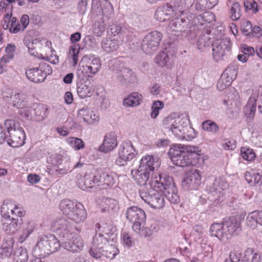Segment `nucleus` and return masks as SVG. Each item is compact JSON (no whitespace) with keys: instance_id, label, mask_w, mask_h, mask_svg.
<instances>
[{"instance_id":"18","label":"nucleus","mask_w":262,"mask_h":262,"mask_svg":"<svg viewBox=\"0 0 262 262\" xmlns=\"http://www.w3.org/2000/svg\"><path fill=\"white\" fill-rule=\"evenodd\" d=\"M21 217L12 216L8 218H1V227L2 229L9 234L14 233L22 224Z\"/></svg>"},{"instance_id":"34","label":"nucleus","mask_w":262,"mask_h":262,"mask_svg":"<svg viewBox=\"0 0 262 262\" xmlns=\"http://www.w3.org/2000/svg\"><path fill=\"white\" fill-rule=\"evenodd\" d=\"M101 48L104 51L111 53L117 50L119 43L118 39L113 37L103 38L101 43Z\"/></svg>"},{"instance_id":"61","label":"nucleus","mask_w":262,"mask_h":262,"mask_svg":"<svg viewBox=\"0 0 262 262\" xmlns=\"http://www.w3.org/2000/svg\"><path fill=\"white\" fill-rule=\"evenodd\" d=\"M33 109L25 105L19 110V114L20 116L27 118L33 120Z\"/></svg>"},{"instance_id":"26","label":"nucleus","mask_w":262,"mask_h":262,"mask_svg":"<svg viewBox=\"0 0 262 262\" xmlns=\"http://www.w3.org/2000/svg\"><path fill=\"white\" fill-rule=\"evenodd\" d=\"M118 145L117 138L114 134H109L105 136L103 143L99 147V151L108 152L115 149Z\"/></svg>"},{"instance_id":"49","label":"nucleus","mask_w":262,"mask_h":262,"mask_svg":"<svg viewBox=\"0 0 262 262\" xmlns=\"http://www.w3.org/2000/svg\"><path fill=\"white\" fill-rule=\"evenodd\" d=\"M28 256L27 251L23 247L16 249L13 255V259L15 262H26Z\"/></svg>"},{"instance_id":"56","label":"nucleus","mask_w":262,"mask_h":262,"mask_svg":"<svg viewBox=\"0 0 262 262\" xmlns=\"http://www.w3.org/2000/svg\"><path fill=\"white\" fill-rule=\"evenodd\" d=\"M241 154L243 159L248 161H253L255 158V154L253 150L246 147H241Z\"/></svg>"},{"instance_id":"50","label":"nucleus","mask_w":262,"mask_h":262,"mask_svg":"<svg viewBox=\"0 0 262 262\" xmlns=\"http://www.w3.org/2000/svg\"><path fill=\"white\" fill-rule=\"evenodd\" d=\"M66 142L75 150L83 149L85 146V144L82 140L76 137H69L66 139Z\"/></svg>"},{"instance_id":"64","label":"nucleus","mask_w":262,"mask_h":262,"mask_svg":"<svg viewBox=\"0 0 262 262\" xmlns=\"http://www.w3.org/2000/svg\"><path fill=\"white\" fill-rule=\"evenodd\" d=\"M14 243V240L12 237H6L3 241L2 247L3 249H6L7 251H9L13 247Z\"/></svg>"},{"instance_id":"40","label":"nucleus","mask_w":262,"mask_h":262,"mask_svg":"<svg viewBox=\"0 0 262 262\" xmlns=\"http://www.w3.org/2000/svg\"><path fill=\"white\" fill-rule=\"evenodd\" d=\"M102 17L100 20H97L93 28V33L97 36H101L104 32L107 20L110 18H106V16L102 12Z\"/></svg>"},{"instance_id":"15","label":"nucleus","mask_w":262,"mask_h":262,"mask_svg":"<svg viewBox=\"0 0 262 262\" xmlns=\"http://www.w3.org/2000/svg\"><path fill=\"white\" fill-rule=\"evenodd\" d=\"M162 38V34L158 31H152L147 34L142 44L143 51L147 54H151L156 51Z\"/></svg>"},{"instance_id":"38","label":"nucleus","mask_w":262,"mask_h":262,"mask_svg":"<svg viewBox=\"0 0 262 262\" xmlns=\"http://www.w3.org/2000/svg\"><path fill=\"white\" fill-rule=\"evenodd\" d=\"M228 99L224 100V103L227 105L228 109L232 108L231 106L238 107L240 105L239 95L234 89L230 91L227 94Z\"/></svg>"},{"instance_id":"14","label":"nucleus","mask_w":262,"mask_h":262,"mask_svg":"<svg viewBox=\"0 0 262 262\" xmlns=\"http://www.w3.org/2000/svg\"><path fill=\"white\" fill-rule=\"evenodd\" d=\"M149 184L151 189H158L163 193L176 187L172 178L169 176L161 177L157 174L152 178Z\"/></svg>"},{"instance_id":"62","label":"nucleus","mask_w":262,"mask_h":262,"mask_svg":"<svg viewBox=\"0 0 262 262\" xmlns=\"http://www.w3.org/2000/svg\"><path fill=\"white\" fill-rule=\"evenodd\" d=\"M246 220L248 226L252 229H254L256 227L257 224H258L254 211L248 214Z\"/></svg>"},{"instance_id":"44","label":"nucleus","mask_w":262,"mask_h":262,"mask_svg":"<svg viewBox=\"0 0 262 262\" xmlns=\"http://www.w3.org/2000/svg\"><path fill=\"white\" fill-rule=\"evenodd\" d=\"M155 62L161 67L171 68L172 66L168 55L165 52H162L156 56Z\"/></svg>"},{"instance_id":"19","label":"nucleus","mask_w":262,"mask_h":262,"mask_svg":"<svg viewBox=\"0 0 262 262\" xmlns=\"http://www.w3.org/2000/svg\"><path fill=\"white\" fill-rule=\"evenodd\" d=\"M134 179L140 185H149L152 178L157 174L147 170L139 167L137 170H133L131 172Z\"/></svg>"},{"instance_id":"30","label":"nucleus","mask_w":262,"mask_h":262,"mask_svg":"<svg viewBox=\"0 0 262 262\" xmlns=\"http://www.w3.org/2000/svg\"><path fill=\"white\" fill-rule=\"evenodd\" d=\"M87 217V212L83 205L80 203L72 212L69 219L77 224L83 222Z\"/></svg>"},{"instance_id":"46","label":"nucleus","mask_w":262,"mask_h":262,"mask_svg":"<svg viewBox=\"0 0 262 262\" xmlns=\"http://www.w3.org/2000/svg\"><path fill=\"white\" fill-rule=\"evenodd\" d=\"M34 228V224L32 222H27L23 227L22 233L18 238L20 243H23L33 232Z\"/></svg>"},{"instance_id":"11","label":"nucleus","mask_w":262,"mask_h":262,"mask_svg":"<svg viewBox=\"0 0 262 262\" xmlns=\"http://www.w3.org/2000/svg\"><path fill=\"white\" fill-rule=\"evenodd\" d=\"M82 66L78 70V71L84 72L88 77L98 73L101 67V60L95 55H84L81 61Z\"/></svg>"},{"instance_id":"63","label":"nucleus","mask_w":262,"mask_h":262,"mask_svg":"<svg viewBox=\"0 0 262 262\" xmlns=\"http://www.w3.org/2000/svg\"><path fill=\"white\" fill-rule=\"evenodd\" d=\"M252 25L249 21H244L242 25V29L243 33L247 36H251V33L252 32Z\"/></svg>"},{"instance_id":"45","label":"nucleus","mask_w":262,"mask_h":262,"mask_svg":"<svg viewBox=\"0 0 262 262\" xmlns=\"http://www.w3.org/2000/svg\"><path fill=\"white\" fill-rule=\"evenodd\" d=\"M212 35L210 33L206 34L200 37L197 42V46L199 50H202L203 47H208L213 46Z\"/></svg>"},{"instance_id":"16","label":"nucleus","mask_w":262,"mask_h":262,"mask_svg":"<svg viewBox=\"0 0 262 262\" xmlns=\"http://www.w3.org/2000/svg\"><path fill=\"white\" fill-rule=\"evenodd\" d=\"M201 180L200 171L193 169L186 173L182 181L181 185L185 190L196 189L201 184Z\"/></svg>"},{"instance_id":"51","label":"nucleus","mask_w":262,"mask_h":262,"mask_svg":"<svg viewBox=\"0 0 262 262\" xmlns=\"http://www.w3.org/2000/svg\"><path fill=\"white\" fill-rule=\"evenodd\" d=\"M144 223L133 225V229L141 236L149 237L152 234V232L148 228L144 227Z\"/></svg>"},{"instance_id":"5","label":"nucleus","mask_w":262,"mask_h":262,"mask_svg":"<svg viewBox=\"0 0 262 262\" xmlns=\"http://www.w3.org/2000/svg\"><path fill=\"white\" fill-rule=\"evenodd\" d=\"M108 66L114 71V77L121 85H126L136 82L137 77L135 73L129 68L118 64L117 60H111Z\"/></svg>"},{"instance_id":"10","label":"nucleus","mask_w":262,"mask_h":262,"mask_svg":"<svg viewBox=\"0 0 262 262\" xmlns=\"http://www.w3.org/2000/svg\"><path fill=\"white\" fill-rule=\"evenodd\" d=\"M140 196L142 200L153 208L161 209L165 205L163 193L158 189H152L148 192L141 190Z\"/></svg>"},{"instance_id":"21","label":"nucleus","mask_w":262,"mask_h":262,"mask_svg":"<svg viewBox=\"0 0 262 262\" xmlns=\"http://www.w3.org/2000/svg\"><path fill=\"white\" fill-rule=\"evenodd\" d=\"M77 116L88 124H93L99 121V114L92 109L84 107L78 111Z\"/></svg>"},{"instance_id":"37","label":"nucleus","mask_w":262,"mask_h":262,"mask_svg":"<svg viewBox=\"0 0 262 262\" xmlns=\"http://www.w3.org/2000/svg\"><path fill=\"white\" fill-rule=\"evenodd\" d=\"M142 99V95L137 92H133L125 98L123 104L127 107H135L139 105Z\"/></svg>"},{"instance_id":"53","label":"nucleus","mask_w":262,"mask_h":262,"mask_svg":"<svg viewBox=\"0 0 262 262\" xmlns=\"http://www.w3.org/2000/svg\"><path fill=\"white\" fill-rule=\"evenodd\" d=\"M245 177L249 184L255 186L262 178L258 173H255L253 171L246 172Z\"/></svg>"},{"instance_id":"54","label":"nucleus","mask_w":262,"mask_h":262,"mask_svg":"<svg viewBox=\"0 0 262 262\" xmlns=\"http://www.w3.org/2000/svg\"><path fill=\"white\" fill-rule=\"evenodd\" d=\"M163 194L171 203L177 204L179 202L180 198L178 194V190L176 187L169 190V191H164Z\"/></svg>"},{"instance_id":"1","label":"nucleus","mask_w":262,"mask_h":262,"mask_svg":"<svg viewBox=\"0 0 262 262\" xmlns=\"http://www.w3.org/2000/svg\"><path fill=\"white\" fill-rule=\"evenodd\" d=\"M189 118L187 115L178 116L176 113L170 114L165 117L162 121L164 128L168 129L177 138L180 139L191 140L195 137L193 128L188 130Z\"/></svg>"},{"instance_id":"22","label":"nucleus","mask_w":262,"mask_h":262,"mask_svg":"<svg viewBox=\"0 0 262 262\" xmlns=\"http://www.w3.org/2000/svg\"><path fill=\"white\" fill-rule=\"evenodd\" d=\"M62 247L73 253L81 251L84 246V243L82 239L78 235L74 234L73 238H71L70 240L62 243Z\"/></svg>"},{"instance_id":"24","label":"nucleus","mask_w":262,"mask_h":262,"mask_svg":"<svg viewBox=\"0 0 262 262\" xmlns=\"http://www.w3.org/2000/svg\"><path fill=\"white\" fill-rule=\"evenodd\" d=\"M11 14H6L3 19V28L5 30H9L11 33L16 34L21 30V27L19 21L16 17H12L11 19Z\"/></svg>"},{"instance_id":"42","label":"nucleus","mask_w":262,"mask_h":262,"mask_svg":"<svg viewBox=\"0 0 262 262\" xmlns=\"http://www.w3.org/2000/svg\"><path fill=\"white\" fill-rule=\"evenodd\" d=\"M9 103L19 110L27 104L26 96L20 93L12 95Z\"/></svg>"},{"instance_id":"17","label":"nucleus","mask_w":262,"mask_h":262,"mask_svg":"<svg viewBox=\"0 0 262 262\" xmlns=\"http://www.w3.org/2000/svg\"><path fill=\"white\" fill-rule=\"evenodd\" d=\"M145 217V212L137 206H131L126 211V217L133 225L144 223Z\"/></svg>"},{"instance_id":"59","label":"nucleus","mask_w":262,"mask_h":262,"mask_svg":"<svg viewBox=\"0 0 262 262\" xmlns=\"http://www.w3.org/2000/svg\"><path fill=\"white\" fill-rule=\"evenodd\" d=\"M229 259L231 262H246L244 261L245 254L242 255L241 252L237 250H233L230 252Z\"/></svg>"},{"instance_id":"3","label":"nucleus","mask_w":262,"mask_h":262,"mask_svg":"<svg viewBox=\"0 0 262 262\" xmlns=\"http://www.w3.org/2000/svg\"><path fill=\"white\" fill-rule=\"evenodd\" d=\"M111 229L109 226H104L101 230V232H97L93 236L89 252L94 258H100L101 251L110 242L112 233Z\"/></svg>"},{"instance_id":"60","label":"nucleus","mask_w":262,"mask_h":262,"mask_svg":"<svg viewBox=\"0 0 262 262\" xmlns=\"http://www.w3.org/2000/svg\"><path fill=\"white\" fill-rule=\"evenodd\" d=\"M5 125L7 129L8 134H10V132H11V130L20 128V125L18 122L13 119L6 120L5 121Z\"/></svg>"},{"instance_id":"27","label":"nucleus","mask_w":262,"mask_h":262,"mask_svg":"<svg viewBox=\"0 0 262 262\" xmlns=\"http://www.w3.org/2000/svg\"><path fill=\"white\" fill-rule=\"evenodd\" d=\"M36 256L45 257L50 254L48 235L39 238L34 250Z\"/></svg>"},{"instance_id":"9","label":"nucleus","mask_w":262,"mask_h":262,"mask_svg":"<svg viewBox=\"0 0 262 262\" xmlns=\"http://www.w3.org/2000/svg\"><path fill=\"white\" fill-rule=\"evenodd\" d=\"M52 72L51 66L46 62H41L38 67L31 68L26 71L27 78L31 81L39 83L43 82L48 75Z\"/></svg>"},{"instance_id":"43","label":"nucleus","mask_w":262,"mask_h":262,"mask_svg":"<svg viewBox=\"0 0 262 262\" xmlns=\"http://www.w3.org/2000/svg\"><path fill=\"white\" fill-rule=\"evenodd\" d=\"M246 262H262V256L258 253L254 252L252 248H248L245 251V258Z\"/></svg>"},{"instance_id":"12","label":"nucleus","mask_w":262,"mask_h":262,"mask_svg":"<svg viewBox=\"0 0 262 262\" xmlns=\"http://www.w3.org/2000/svg\"><path fill=\"white\" fill-rule=\"evenodd\" d=\"M10 134L6 135L0 127V143L6 141L8 144L13 147L22 146L25 143V132L21 128L11 130Z\"/></svg>"},{"instance_id":"25","label":"nucleus","mask_w":262,"mask_h":262,"mask_svg":"<svg viewBox=\"0 0 262 262\" xmlns=\"http://www.w3.org/2000/svg\"><path fill=\"white\" fill-rule=\"evenodd\" d=\"M115 176L113 173L103 172L100 176H96L95 180L97 185L101 186L103 189L112 187L116 182Z\"/></svg>"},{"instance_id":"47","label":"nucleus","mask_w":262,"mask_h":262,"mask_svg":"<svg viewBox=\"0 0 262 262\" xmlns=\"http://www.w3.org/2000/svg\"><path fill=\"white\" fill-rule=\"evenodd\" d=\"M80 47L78 45L71 46L69 48L68 58L73 66H75L78 62Z\"/></svg>"},{"instance_id":"35","label":"nucleus","mask_w":262,"mask_h":262,"mask_svg":"<svg viewBox=\"0 0 262 262\" xmlns=\"http://www.w3.org/2000/svg\"><path fill=\"white\" fill-rule=\"evenodd\" d=\"M96 176L92 177L90 175H85L84 177L80 176L77 181L78 187L83 190L88 191L93 187V184L97 185V182L95 180Z\"/></svg>"},{"instance_id":"2","label":"nucleus","mask_w":262,"mask_h":262,"mask_svg":"<svg viewBox=\"0 0 262 262\" xmlns=\"http://www.w3.org/2000/svg\"><path fill=\"white\" fill-rule=\"evenodd\" d=\"M192 2L190 0H181L178 1L172 6L166 4L162 7H159L155 12V18L159 21H165L169 20L179 13L182 14L183 9L191 6Z\"/></svg>"},{"instance_id":"20","label":"nucleus","mask_w":262,"mask_h":262,"mask_svg":"<svg viewBox=\"0 0 262 262\" xmlns=\"http://www.w3.org/2000/svg\"><path fill=\"white\" fill-rule=\"evenodd\" d=\"M258 95V92H251V94L247 104L244 108V115L247 119L249 120H253L254 117L256 108V102Z\"/></svg>"},{"instance_id":"23","label":"nucleus","mask_w":262,"mask_h":262,"mask_svg":"<svg viewBox=\"0 0 262 262\" xmlns=\"http://www.w3.org/2000/svg\"><path fill=\"white\" fill-rule=\"evenodd\" d=\"M111 239L110 242L105 247V248L101 251L100 258L104 256L109 259H113L119 253V250L116 245L117 236L116 234H111Z\"/></svg>"},{"instance_id":"6","label":"nucleus","mask_w":262,"mask_h":262,"mask_svg":"<svg viewBox=\"0 0 262 262\" xmlns=\"http://www.w3.org/2000/svg\"><path fill=\"white\" fill-rule=\"evenodd\" d=\"M193 148L194 151L192 152H184L178 159L174 158L173 163L180 167H186L189 166H196L200 165L203 159L202 157V152L200 147L191 146Z\"/></svg>"},{"instance_id":"4","label":"nucleus","mask_w":262,"mask_h":262,"mask_svg":"<svg viewBox=\"0 0 262 262\" xmlns=\"http://www.w3.org/2000/svg\"><path fill=\"white\" fill-rule=\"evenodd\" d=\"M214 235L221 241L228 239V234L232 235L236 234L241 230L240 223L235 217H231L226 220L223 223H214Z\"/></svg>"},{"instance_id":"13","label":"nucleus","mask_w":262,"mask_h":262,"mask_svg":"<svg viewBox=\"0 0 262 262\" xmlns=\"http://www.w3.org/2000/svg\"><path fill=\"white\" fill-rule=\"evenodd\" d=\"M25 212L19 205L12 200H5L1 207V218L11 217V215L15 217H22Z\"/></svg>"},{"instance_id":"41","label":"nucleus","mask_w":262,"mask_h":262,"mask_svg":"<svg viewBox=\"0 0 262 262\" xmlns=\"http://www.w3.org/2000/svg\"><path fill=\"white\" fill-rule=\"evenodd\" d=\"M188 24V19L177 17L171 21L170 27L174 31L183 32L187 28Z\"/></svg>"},{"instance_id":"7","label":"nucleus","mask_w":262,"mask_h":262,"mask_svg":"<svg viewBox=\"0 0 262 262\" xmlns=\"http://www.w3.org/2000/svg\"><path fill=\"white\" fill-rule=\"evenodd\" d=\"M138 154L130 141L123 142L119 146L115 163L119 166H125Z\"/></svg>"},{"instance_id":"32","label":"nucleus","mask_w":262,"mask_h":262,"mask_svg":"<svg viewBox=\"0 0 262 262\" xmlns=\"http://www.w3.org/2000/svg\"><path fill=\"white\" fill-rule=\"evenodd\" d=\"M192 151H194V150H193V148L191 147V146L176 145L170 148L168 154L173 162L174 158L178 159L177 158H179L182 154V152L185 151L192 152Z\"/></svg>"},{"instance_id":"57","label":"nucleus","mask_w":262,"mask_h":262,"mask_svg":"<svg viewBox=\"0 0 262 262\" xmlns=\"http://www.w3.org/2000/svg\"><path fill=\"white\" fill-rule=\"evenodd\" d=\"M240 5L236 2L232 4L231 8V15L230 17L233 20H238L242 15Z\"/></svg>"},{"instance_id":"52","label":"nucleus","mask_w":262,"mask_h":262,"mask_svg":"<svg viewBox=\"0 0 262 262\" xmlns=\"http://www.w3.org/2000/svg\"><path fill=\"white\" fill-rule=\"evenodd\" d=\"M49 250L50 254L56 252L62 245L56 237L53 234L48 235Z\"/></svg>"},{"instance_id":"29","label":"nucleus","mask_w":262,"mask_h":262,"mask_svg":"<svg viewBox=\"0 0 262 262\" xmlns=\"http://www.w3.org/2000/svg\"><path fill=\"white\" fill-rule=\"evenodd\" d=\"M160 163L151 155H146L143 157L141 161L139 167L142 168L154 173L156 168L160 166Z\"/></svg>"},{"instance_id":"8","label":"nucleus","mask_w":262,"mask_h":262,"mask_svg":"<svg viewBox=\"0 0 262 262\" xmlns=\"http://www.w3.org/2000/svg\"><path fill=\"white\" fill-rule=\"evenodd\" d=\"M51 228L65 240L73 238L75 234L71 224L64 217L56 218L51 223Z\"/></svg>"},{"instance_id":"58","label":"nucleus","mask_w":262,"mask_h":262,"mask_svg":"<svg viewBox=\"0 0 262 262\" xmlns=\"http://www.w3.org/2000/svg\"><path fill=\"white\" fill-rule=\"evenodd\" d=\"M121 239L123 245L128 248L131 247L134 244V240L132 235L126 231H122Z\"/></svg>"},{"instance_id":"31","label":"nucleus","mask_w":262,"mask_h":262,"mask_svg":"<svg viewBox=\"0 0 262 262\" xmlns=\"http://www.w3.org/2000/svg\"><path fill=\"white\" fill-rule=\"evenodd\" d=\"M49 114L48 106L43 104L34 105L33 120L40 122L45 120Z\"/></svg>"},{"instance_id":"28","label":"nucleus","mask_w":262,"mask_h":262,"mask_svg":"<svg viewBox=\"0 0 262 262\" xmlns=\"http://www.w3.org/2000/svg\"><path fill=\"white\" fill-rule=\"evenodd\" d=\"M36 256L45 257L50 254L48 235L39 238L34 250Z\"/></svg>"},{"instance_id":"48","label":"nucleus","mask_w":262,"mask_h":262,"mask_svg":"<svg viewBox=\"0 0 262 262\" xmlns=\"http://www.w3.org/2000/svg\"><path fill=\"white\" fill-rule=\"evenodd\" d=\"M233 80V76L229 77L227 74H222L217 81L216 88L219 90L223 91L227 86L230 85Z\"/></svg>"},{"instance_id":"36","label":"nucleus","mask_w":262,"mask_h":262,"mask_svg":"<svg viewBox=\"0 0 262 262\" xmlns=\"http://www.w3.org/2000/svg\"><path fill=\"white\" fill-rule=\"evenodd\" d=\"M103 2H104L103 7L101 8L100 10L106 18L111 17L113 15V9L111 4L107 0H92L93 9H95V7L98 8Z\"/></svg>"},{"instance_id":"39","label":"nucleus","mask_w":262,"mask_h":262,"mask_svg":"<svg viewBox=\"0 0 262 262\" xmlns=\"http://www.w3.org/2000/svg\"><path fill=\"white\" fill-rule=\"evenodd\" d=\"M77 91L81 98H85L92 95L94 89L90 83H82L77 86Z\"/></svg>"},{"instance_id":"33","label":"nucleus","mask_w":262,"mask_h":262,"mask_svg":"<svg viewBox=\"0 0 262 262\" xmlns=\"http://www.w3.org/2000/svg\"><path fill=\"white\" fill-rule=\"evenodd\" d=\"M79 203L70 199H64L60 202L59 208L62 213L69 218Z\"/></svg>"},{"instance_id":"55","label":"nucleus","mask_w":262,"mask_h":262,"mask_svg":"<svg viewBox=\"0 0 262 262\" xmlns=\"http://www.w3.org/2000/svg\"><path fill=\"white\" fill-rule=\"evenodd\" d=\"M164 103L159 100L153 102L151 106L150 117L152 119L156 118L159 114V111L164 107Z\"/></svg>"}]
</instances>
